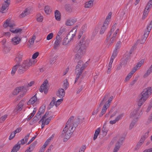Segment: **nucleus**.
<instances>
[{
    "label": "nucleus",
    "mask_w": 152,
    "mask_h": 152,
    "mask_svg": "<svg viewBox=\"0 0 152 152\" xmlns=\"http://www.w3.org/2000/svg\"><path fill=\"white\" fill-rule=\"evenodd\" d=\"M45 106H44V107H40L39 108V112H40L42 114L43 113L45 112Z\"/></svg>",
    "instance_id": "obj_58"
},
{
    "label": "nucleus",
    "mask_w": 152,
    "mask_h": 152,
    "mask_svg": "<svg viewBox=\"0 0 152 152\" xmlns=\"http://www.w3.org/2000/svg\"><path fill=\"white\" fill-rule=\"evenodd\" d=\"M100 128L97 129L95 131L93 137V140H96V139L97 138L99 134L100 133Z\"/></svg>",
    "instance_id": "obj_29"
},
{
    "label": "nucleus",
    "mask_w": 152,
    "mask_h": 152,
    "mask_svg": "<svg viewBox=\"0 0 152 152\" xmlns=\"http://www.w3.org/2000/svg\"><path fill=\"white\" fill-rule=\"evenodd\" d=\"M19 63H18L16 64L15 65L13 66L11 72V74L12 75H13L15 74L16 71L19 67Z\"/></svg>",
    "instance_id": "obj_25"
},
{
    "label": "nucleus",
    "mask_w": 152,
    "mask_h": 152,
    "mask_svg": "<svg viewBox=\"0 0 152 152\" xmlns=\"http://www.w3.org/2000/svg\"><path fill=\"white\" fill-rule=\"evenodd\" d=\"M143 60H141L139 62H138L137 65L135 66L137 68L139 69L142 66V64L144 63Z\"/></svg>",
    "instance_id": "obj_43"
},
{
    "label": "nucleus",
    "mask_w": 152,
    "mask_h": 152,
    "mask_svg": "<svg viewBox=\"0 0 152 152\" xmlns=\"http://www.w3.org/2000/svg\"><path fill=\"white\" fill-rule=\"evenodd\" d=\"M140 108V107H138L137 108L134 110L131 113L130 117V118H132L135 116L137 113Z\"/></svg>",
    "instance_id": "obj_26"
},
{
    "label": "nucleus",
    "mask_w": 152,
    "mask_h": 152,
    "mask_svg": "<svg viewBox=\"0 0 152 152\" xmlns=\"http://www.w3.org/2000/svg\"><path fill=\"white\" fill-rule=\"evenodd\" d=\"M137 119L136 118V121H132V122L131 123L130 126H129V129H131L134 127V125L136 123V121H137Z\"/></svg>",
    "instance_id": "obj_47"
},
{
    "label": "nucleus",
    "mask_w": 152,
    "mask_h": 152,
    "mask_svg": "<svg viewBox=\"0 0 152 152\" xmlns=\"http://www.w3.org/2000/svg\"><path fill=\"white\" fill-rule=\"evenodd\" d=\"M77 64L76 66L75 73L76 74V77L75 80V83L77 81L83 72V70L86 67V64H83V62L81 60H80L77 62Z\"/></svg>",
    "instance_id": "obj_3"
},
{
    "label": "nucleus",
    "mask_w": 152,
    "mask_h": 152,
    "mask_svg": "<svg viewBox=\"0 0 152 152\" xmlns=\"http://www.w3.org/2000/svg\"><path fill=\"white\" fill-rule=\"evenodd\" d=\"M37 143V142L36 141H34L30 145L28 149H29V150L31 152L34 148Z\"/></svg>",
    "instance_id": "obj_27"
},
{
    "label": "nucleus",
    "mask_w": 152,
    "mask_h": 152,
    "mask_svg": "<svg viewBox=\"0 0 152 152\" xmlns=\"http://www.w3.org/2000/svg\"><path fill=\"white\" fill-rule=\"evenodd\" d=\"M64 8L65 10L69 13L71 12L72 11V9L70 4H66L64 6Z\"/></svg>",
    "instance_id": "obj_19"
},
{
    "label": "nucleus",
    "mask_w": 152,
    "mask_h": 152,
    "mask_svg": "<svg viewBox=\"0 0 152 152\" xmlns=\"http://www.w3.org/2000/svg\"><path fill=\"white\" fill-rule=\"evenodd\" d=\"M121 44V42L120 41H119L117 43L114 50L117 51L118 49L120 48V45Z\"/></svg>",
    "instance_id": "obj_49"
},
{
    "label": "nucleus",
    "mask_w": 152,
    "mask_h": 152,
    "mask_svg": "<svg viewBox=\"0 0 152 152\" xmlns=\"http://www.w3.org/2000/svg\"><path fill=\"white\" fill-rule=\"evenodd\" d=\"M82 83L83 84L82 85L80 86L79 87L78 89V90L77 92V94H79L86 86V85L84 82H83Z\"/></svg>",
    "instance_id": "obj_33"
},
{
    "label": "nucleus",
    "mask_w": 152,
    "mask_h": 152,
    "mask_svg": "<svg viewBox=\"0 0 152 152\" xmlns=\"http://www.w3.org/2000/svg\"><path fill=\"white\" fill-rule=\"evenodd\" d=\"M147 138V135H144L141 137L140 139L139 140L140 142H141L142 143H143L145 139Z\"/></svg>",
    "instance_id": "obj_55"
},
{
    "label": "nucleus",
    "mask_w": 152,
    "mask_h": 152,
    "mask_svg": "<svg viewBox=\"0 0 152 152\" xmlns=\"http://www.w3.org/2000/svg\"><path fill=\"white\" fill-rule=\"evenodd\" d=\"M49 114V112L47 111L46 112L45 114L42 117V122L44 121L45 118Z\"/></svg>",
    "instance_id": "obj_59"
},
{
    "label": "nucleus",
    "mask_w": 152,
    "mask_h": 152,
    "mask_svg": "<svg viewBox=\"0 0 152 152\" xmlns=\"http://www.w3.org/2000/svg\"><path fill=\"white\" fill-rule=\"evenodd\" d=\"M106 123H105L103 126V128H102V131L104 133V134L105 135L107 132V129L106 127Z\"/></svg>",
    "instance_id": "obj_39"
},
{
    "label": "nucleus",
    "mask_w": 152,
    "mask_h": 152,
    "mask_svg": "<svg viewBox=\"0 0 152 152\" xmlns=\"http://www.w3.org/2000/svg\"><path fill=\"white\" fill-rule=\"evenodd\" d=\"M130 58V56L129 55H126L125 57L121 59L120 63L121 64L122 66H125Z\"/></svg>",
    "instance_id": "obj_8"
},
{
    "label": "nucleus",
    "mask_w": 152,
    "mask_h": 152,
    "mask_svg": "<svg viewBox=\"0 0 152 152\" xmlns=\"http://www.w3.org/2000/svg\"><path fill=\"white\" fill-rule=\"evenodd\" d=\"M28 10L26 9V10L23 12L22 13L20 14V17L22 16V18H23L28 15L29 12H28Z\"/></svg>",
    "instance_id": "obj_36"
},
{
    "label": "nucleus",
    "mask_w": 152,
    "mask_h": 152,
    "mask_svg": "<svg viewBox=\"0 0 152 152\" xmlns=\"http://www.w3.org/2000/svg\"><path fill=\"white\" fill-rule=\"evenodd\" d=\"M19 149L15 145L12 148L11 152H17Z\"/></svg>",
    "instance_id": "obj_57"
},
{
    "label": "nucleus",
    "mask_w": 152,
    "mask_h": 152,
    "mask_svg": "<svg viewBox=\"0 0 152 152\" xmlns=\"http://www.w3.org/2000/svg\"><path fill=\"white\" fill-rule=\"evenodd\" d=\"M108 26V24L105 23H104L99 31V34H103L106 30Z\"/></svg>",
    "instance_id": "obj_18"
},
{
    "label": "nucleus",
    "mask_w": 152,
    "mask_h": 152,
    "mask_svg": "<svg viewBox=\"0 0 152 152\" xmlns=\"http://www.w3.org/2000/svg\"><path fill=\"white\" fill-rule=\"evenodd\" d=\"M62 39L61 38L60 36L57 35L56 37V40L54 44V48L56 49L60 44L61 41Z\"/></svg>",
    "instance_id": "obj_14"
},
{
    "label": "nucleus",
    "mask_w": 152,
    "mask_h": 152,
    "mask_svg": "<svg viewBox=\"0 0 152 152\" xmlns=\"http://www.w3.org/2000/svg\"><path fill=\"white\" fill-rule=\"evenodd\" d=\"M99 25L97 26V27H96L95 29L94 30L93 32L92 33V35L94 37L97 34L98 32V28H99Z\"/></svg>",
    "instance_id": "obj_45"
},
{
    "label": "nucleus",
    "mask_w": 152,
    "mask_h": 152,
    "mask_svg": "<svg viewBox=\"0 0 152 152\" xmlns=\"http://www.w3.org/2000/svg\"><path fill=\"white\" fill-rule=\"evenodd\" d=\"M56 99L54 97L52 98V101L50 103L49 105L50 107H49L48 108V110H49L50 109L51 107H52L55 104V102H56Z\"/></svg>",
    "instance_id": "obj_28"
},
{
    "label": "nucleus",
    "mask_w": 152,
    "mask_h": 152,
    "mask_svg": "<svg viewBox=\"0 0 152 152\" xmlns=\"http://www.w3.org/2000/svg\"><path fill=\"white\" fill-rule=\"evenodd\" d=\"M113 98V96H111L108 99L107 102L104 105L99 115V116L101 117L106 112L107 108H108L110 105V103Z\"/></svg>",
    "instance_id": "obj_6"
},
{
    "label": "nucleus",
    "mask_w": 152,
    "mask_h": 152,
    "mask_svg": "<svg viewBox=\"0 0 152 152\" xmlns=\"http://www.w3.org/2000/svg\"><path fill=\"white\" fill-rule=\"evenodd\" d=\"M86 45V42L83 40L80 41L79 43L77 44L73 51L75 53H77L75 55V57L74 61L75 62H77L80 60L83 54V52L85 51Z\"/></svg>",
    "instance_id": "obj_1"
},
{
    "label": "nucleus",
    "mask_w": 152,
    "mask_h": 152,
    "mask_svg": "<svg viewBox=\"0 0 152 152\" xmlns=\"http://www.w3.org/2000/svg\"><path fill=\"white\" fill-rule=\"evenodd\" d=\"M80 118L78 116L77 118V121L76 122L74 121L73 123V126L75 128L77 126V124L80 122Z\"/></svg>",
    "instance_id": "obj_38"
},
{
    "label": "nucleus",
    "mask_w": 152,
    "mask_h": 152,
    "mask_svg": "<svg viewBox=\"0 0 152 152\" xmlns=\"http://www.w3.org/2000/svg\"><path fill=\"white\" fill-rule=\"evenodd\" d=\"M152 27V20L149 24L147 26L146 29L145 31L144 34L143 35L144 37L140 41L141 44H143L145 42L148 36L149 32L150 31Z\"/></svg>",
    "instance_id": "obj_5"
},
{
    "label": "nucleus",
    "mask_w": 152,
    "mask_h": 152,
    "mask_svg": "<svg viewBox=\"0 0 152 152\" xmlns=\"http://www.w3.org/2000/svg\"><path fill=\"white\" fill-rule=\"evenodd\" d=\"M51 141V139L50 138H49L45 142L44 144L43 145L42 147L44 148H45V147L48 145V143L50 142Z\"/></svg>",
    "instance_id": "obj_50"
},
{
    "label": "nucleus",
    "mask_w": 152,
    "mask_h": 152,
    "mask_svg": "<svg viewBox=\"0 0 152 152\" xmlns=\"http://www.w3.org/2000/svg\"><path fill=\"white\" fill-rule=\"evenodd\" d=\"M7 115H5L2 116L0 118V122L2 123L7 118Z\"/></svg>",
    "instance_id": "obj_51"
},
{
    "label": "nucleus",
    "mask_w": 152,
    "mask_h": 152,
    "mask_svg": "<svg viewBox=\"0 0 152 152\" xmlns=\"http://www.w3.org/2000/svg\"><path fill=\"white\" fill-rule=\"evenodd\" d=\"M48 84V81L46 79L43 82V83L42 84L41 86H44L45 87V89L44 90V93L45 94H47L48 90L49 89V87L47 85V84Z\"/></svg>",
    "instance_id": "obj_17"
},
{
    "label": "nucleus",
    "mask_w": 152,
    "mask_h": 152,
    "mask_svg": "<svg viewBox=\"0 0 152 152\" xmlns=\"http://www.w3.org/2000/svg\"><path fill=\"white\" fill-rule=\"evenodd\" d=\"M102 104H99V107H98L97 109L95 110L92 113V114L93 115H95L99 111L100 109V107L102 106Z\"/></svg>",
    "instance_id": "obj_41"
},
{
    "label": "nucleus",
    "mask_w": 152,
    "mask_h": 152,
    "mask_svg": "<svg viewBox=\"0 0 152 152\" xmlns=\"http://www.w3.org/2000/svg\"><path fill=\"white\" fill-rule=\"evenodd\" d=\"M142 144V143L141 142H140L139 141L136 145L135 147V150H136L140 148Z\"/></svg>",
    "instance_id": "obj_52"
},
{
    "label": "nucleus",
    "mask_w": 152,
    "mask_h": 152,
    "mask_svg": "<svg viewBox=\"0 0 152 152\" xmlns=\"http://www.w3.org/2000/svg\"><path fill=\"white\" fill-rule=\"evenodd\" d=\"M44 10L47 14H49L51 11L50 9V7L48 6H46L45 7Z\"/></svg>",
    "instance_id": "obj_32"
},
{
    "label": "nucleus",
    "mask_w": 152,
    "mask_h": 152,
    "mask_svg": "<svg viewBox=\"0 0 152 152\" xmlns=\"http://www.w3.org/2000/svg\"><path fill=\"white\" fill-rule=\"evenodd\" d=\"M64 82V88L65 90H66L67 89L68 87L69 86V83L67 79H65Z\"/></svg>",
    "instance_id": "obj_42"
},
{
    "label": "nucleus",
    "mask_w": 152,
    "mask_h": 152,
    "mask_svg": "<svg viewBox=\"0 0 152 152\" xmlns=\"http://www.w3.org/2000/svg\"><path fill=\"white\" fill-rule=\"evenodd\" d=\"M23 88L22 87H17L13 91V94L15 95H17L20 92L22 91Z\"/></svg>",
    "instance_id": "obj_24"
},
{
    "label": "nucleus",
    "mask_w": 152,
    "mask_h": 152,
    "mask_svg": "<svg viewBox=\"0 0 152 152\" xmlns=\"http://www.w3.org/2000/svg\"><path fill=\"white\" fill-rule=\"evenodd\" d=\"M32 64V61L30 60L24 61L21 64H19L17 71L18 73L19 74H23L28 69Z\"/></svg>",
    "instance_id": "obj_4"
},
{
    "label": "nucleus",
    "mask_w": 152,
    "mask_h": 152,
    "mask_svg": "<svg viewBox=\"0 0 152 152\" xmlns=\"http://www.w3.org/2000/svg\"><path fill=\"white\" fill-rule=\"evenodd\" d=\"M37 94H36L34 96L32 97L27 102L28 105L33 104L37 100V97L36 96Z\"/></svg>",
    "instance_id": "obj_15"
},
{
    "label": "nucleus",
    "mask_w": 152,
    "mask_h": 152,
    "mask_svg": "<svg viewBox=\"0 0 152 152\" xmlns=\"http://www.w3.org/2000/svg\"><path fill=\"white\" fill-rule=\"evenodd\" d=\"M23 107H20L19 105L18 104L16 106V108L14 110V111L15 112L18 113V112L20 111L23 109Z\"/></svg>",
    "instance_id": "obj_40"
},
{
    "label": "nucleus",
    "mask_w": 152,
    "mask_h": 152,
    "mask_svg": "<svg viewBox=\"0 0 152 152\" xmlns=\"http://www.w3.org/2000/svg\"><path fill=\"white\" fill-rule=\"evenodd\" d=\"M53 34L52 33H50L49 34L47 37V39L48 40H49L51 39L53 37Z\"/></svg>",
    "instance_id": "obj_56"
},
{
    "label": "nucleus",
    "mask_w": 152,
    "mask_h": 152,
    "mask_svg": "<svg viewBox=\"0 0 152 152\" xmlns=\"http://www.w3.org/2000/svg\"><path fill=\"white\" fill-rule=\"evenodd\" d=\"M15 24L10 22V20H7L5 22L3 25V26L5 28H7L8 26L11 27V28L15 26Z\"/></svg>",
    "instance_id": "obj_12"
},
{
    "label": "nucleus",
    "mask_w": 152,
    "mask_h": 152,
    "mask_svg": "<svg viewBox=\"0 0 152 152\" xmlns=\"http://www.w3.org/2000/svg\"><path fill=\"white\" fill-rule=\"evenodd\" d=\"M39 54V53L38 52H37L35 53L33 55L32 58L33 59H35L38 56Z\"/></svg>",
    "instance_id": "obj_61"
},
{
    "label": "nucleus",
    "mask_w": 152,
    "mask_h": 152,
    "mask_svg": "<svg viewBox=\"0 0 152 152\" xmlns=\"http://www.w3.org/2000/svg\"><path fill=\"white\" fill-rule=\"evenodd\" d=\"M66 29L63 27H61L57 35L60 36L62 33L65 32Z\"/></svg>",
    "instance_id": "obj_35"
},
{
    "label": "nucleus",
    "mask_w": 152,
    "mask_h": 152,
    "mask_svg": "<svg viewBox=\"0 0 152 152\" xmlns=\"http://www.w3.org/2000/svg\"><path fill=\"white\" fill-rule=\"evenodd\" d=\"M21 38L20 37L16 35V36L13 38L12 39V43L15 45H17L19 44L21 41Z\"/></svg>",
    "instance_id": "obj_10"
},
{
    "label": "nucleus",
    "mask_w": 152,
    "mask_h": 152,
    "mask_svg": "<svg viewBox=\"0 0 152 152\" xmlns=\"http://www.w3.org/2000/svg\"><path fill=\"white\" fill-rule=\"evenodd\" d=\"M152 93V87H148L143 90L137 98L138 107H140L147 99L149 98L150 95Z\"/></svg>",
    "instance_id": "obj_2"
},
{
    "label": "nucleus",
    "mask_w": 152,
    "mask_h": 152,
    "mask_svg": "<svg viewBox=\"0 0 152 152\" xmlns=\"http://www.w3.org/2000/svg\"><path fill=\"white\" fill-rule=\"evenodd\" d=\"M23 56V54L20 52H19L17 54L15 59V61L17 62V64L19 63V64H20V62L22 60Z\"/></svg>",
    "instance_id": "obj_11"
},
{
    "label": "nucleus",
    "mask_w": 152,
    "mask_h": 152,
    "mask_svg": "<svg viewBox=\"0 0 152 152\" xmlns=\"http://www.w3.org/2000/svg\"><path fill=\"white\" fill-rule=\"evenodd\" d=\"M15 136V134L13 133V132H12L11 133L10 135L9 138V140H11Z\"/></svg>",
    "instance_id": "obj_64"
},
{
    "label": "nucleus",
    "mask_w": 152,
    "mask_h": 152,
    "mask_svg": "<svg viewBox=\"0 0 152 152\" xmlns=\"http://www.w3.org/2000/svg\"><path fill=\"white\" fill-rule=\"evenodd\" d=\"M117 51L114 50L112 56L111 57V59L114 60L115 58L117 56Z\"/></svg>",
    "instance_id": "obj_44"
},
{
    "label": "nucleus",
    "mask_w": 152,
    "mask_h": 152,
    "mask_svg": "<svg viewBox=\"0 0 152 152\" xmlns=\"http://www.w3.org/2000/svg\"><path fill=\"white\" fill-rule=\"evenodd\" d=\"M40 14L38 15L37 17H38L37 18V20L38 22H41L43 20V16H40Z\"/></svg>",
    "instance_id": "obj_53"
},
{
    "label": "nucleus",
    "mask_w": 152,
    "mask_h": 152,
    "mask_svg": "<svg viewBox=\"0 0 152 152\" xmlns=\"http://www.w3.org/2000/svg\"><path fill=\"white\" fill-rule=\"evenodd\" d=\"M57 96L61 98H63L65 95L64 90L61 88H59L56 93Z\"/></svg>",
    "instance_id": "obj_13"
},
{
    "label": "nucleus",
    "mask_w": 152,
    "mask_h": 152,
    "mask_svg": "<svg viewBox=\"0 0 152 152\" xmlns=\"http://www.w3.org/2000/svg\"><path fill=\"white\" fill-rule=\"evenodd\" d=\"M12 29H14V28H12L10 29V31L12 33L16 34L18 32H19L20 34L22 33V29L21 28H18L17 29H15L14 30H12Z\"/></svg>",
    "instance_id": "obj_31"
},
{
    "label": "nucleus",
    "mask_w": 152,
    "mask_h": 152,
    "mask_svg": "<svg viewBox=\"0 0 152 152\" xmlns=\"http://www.w3.org/2000/svg\"><path fill=\"white\" fill-rule=\"evenodd\" d=\"M123 116V114H121L120 115H119L117 116L116 118H115V119L116 120V121H119V120L121 119L122 117Z\"/></svg>",
    "instance_id": "obj_63"
},
{
    "label": "nucleus",
    "mask_w": 152,
    "mask_h": 152,
    "mask_svg": "<svg viewBox=\"0 0 152 152\" xmlns=\"http://www.w3.org/2000/svg\"><path fill=\"white\" fill-rule=\"evenodd\" d=\"M125 138L124 137H121L119 140H118L116 143V145L115 147L113 152H117L119 149L120 146L122 144Z\"/></svg>",
    "instance_id": "obj_7"
},
{
    "label": "nucleus",
    "mask_w": 152,
    "mask_h": 152,
    "mask_svg": "<svg viewBox=\"0 0 152 152\" xmlns=\"http://www.w3.org/2000/svg\"><path fill=\"white\" fill-rule=\"evenodd\" d=\"M74 118V116H71L69 119L68 121L66 122V124L69 125L71 122L73 120Z\"/></svg>",
    "instance_id": "obj_54"
},
{
    "label": "nucleus",
    "mask_w": 152,
    "mask_h": 152,
    "mask_svg": "<svg viewBox=\"0 0 152 152\" xmlns=\"http://www.w3.org/2000/svg\"><path fill=\"white\" fill-rule=\"evenodd\" d=\"M75 34H73L72 31H70L66 37V38H68L69 40L70 41L72 39H73V38Z\"/></svg>",
    "instance_id": "obj_30"
},
{
    "label": "nucleus",
    "mask_w": 152,
    "mask_h": 152,
    "mask_svg": "<svg viewBox=\"0 0 152 152\" xmlns=\"http://www.w3.org/2000/svg\"><path fill=\"white\" fill-rule=\"evenodd\" d=\"M76 19L68 20L66 22V24L67 26H70L73 25L76 21Z\"/></svg>",
    "instance_id": "obj_21"
},
{
    "label": "nucleus",
    "mask_w": 152,
    "mask_h": 152,
    "mask_svg": "<svg viewBox=\"0 0 152 152\" xmlns=\"http://www.w3.org/2000/svg\"><path fill=\"white\" fill-rule=\"evenodd\" d=\"M132 75L130 74V73H129L128 74V75L126 76L125 79L124 81L125 82L129 80L130 78H131Z\"/></svg>",
    "instance_id": "obj_60"
},
{
    "label": "nucleus",
    "mask_w": 152,
    "mask_h": 152,
    "mask_svg": "<svg viewBox=\"0 0 152 152\" xmlns=\"http://www.w3.org/2000/svg\"><path fill=\"white\" fill-rule=\"evenodd\" d=\"M63 98H61L60 99H59L56 102L55 104L56 106L57 107L58 105H59L60 104L62 103L63 101Z\"/></svg>",
    "instance_id": "obj_48"
},
{
    "label": "nucleus",
    "mask_w": 152,
    "mask_h": 152,
    "mask_svg": "<svg viewBox=\"0 0 152 152\" xmlns=\"http://www.w3.org/2000/svg\"><path fill=\"white\" fill-rule=\"evenodd\" d=\"M72 133V132L70 130H69V131H68L67 133L66 132L64 136V142H66L70 138Z\"/></svg>",
    "instance_id": "obj_16"
},
{
    "label": "nucleus",
    "mask_w": 152,
    "mask_h": 152,
    "mask_svg": "<svg viewBox=\"0 0 152 152\" xmlns=\"http://www.w3.org/2000/svg\"><path fill=\"white\" fill-rule=\"evenodd\" d=\"M152 72V66L147 70L144 76H148Z\"/></svg>",
    "instance_id": "obj_37"
},
{
    "label": "nucleus",
    "mask_w": 152,
    "mask_h": 152,
    "mask_svg": "<svg viewBox=\"0 0 152 152\" xmlns=\"http://www.w3.org/2000/svg\"><path fill=\"white\" fill-rule=\"evenodd\" d=\"M70 42L69 40V39L68 38H66V37L64 39L62 44L64 45H66L67 44H68L69 42Z\"/></svg>",
    "instance_id": "obj_46"
},
{
    "label": "nucleus",
    "mask_w": 152,
    "mask_h": 152,
    "mask_svg": "<svg viewBox=\"0 0 152 152\" xmlns=\"http://www.w3.org/2000/svg\"><path fill=\"white\" fill-rule=\"evenodd\" d=\"M93 1L90 0L88 1H87L85 3V7L86 8H91L93 7Z\"/></svg>",
    "instance_id": "obj_22"
},
{
    "label": "nucleus",
    "mask_w": 152,
    "mask_h": 152,
    "mask_svg": "<svg viewBox=\"0 0 152 152\" xmlns=\"http://www.w3.org/2000/svg\"><path fill=\"white\" fill-rule=\"evenodd\" d=\"M10 4V1H8V0H4V2L2 4L0 12L2 13H3L4 12H3L5 10L6 8L8 7Z\"/></svg>",
    "instance_id": "obj_9"
},
{
    "label": "nucleus",
    "mask_w": 152,
    "mask_h": 152,
    "mask_svg": "<svg viewBox=\"0 0 152 152\" xmlns=\"http://www.w3.org/2000/svg\"><path fill=\"white\" fill-rule=\"evenodd\" d=\"M61 14L60 12L58 10H56L55 12V19L58 21H60L61 19Z\"/></svg>",
    "instance_id": "obj_20"
},
{
    "label": "nucleus",
    "mask_w": 152,
    "mask_h": 152,
    "mask_svg": "<svg viewBox=\"0 0 152 152\" xmlns=\"http://www.w3.org/2000/svg\"><path fill=\"white\" fill-rule=\"evenodd\" d=\"M110 93H106L104 96L103 100H102L101 103L100 104H102V105L103 104V102L104 101H106L108 99V98L110 96Z\"/></svg>",
    "instance_id": "obj_34"
},
{
    "label": "nucleus",
    "mask_w": 152,
    "mask_h": 152,
    "mask_svg": "<svg viewBox=\"0 0 152 152\" xmlns=\"http://www.w3.org/2000/svg\"><path fill=\"white\" fill-rule=\"evenodd\" d=\"M26 142L25 140L24 141V139H23L20 140L19 141L17 144H16L15 145L16 146L18 149H20V145H23Z\"/></svg>",
    "instance_id": "obj_23"
},
{
    "label": "nucleus",
    "mask_w": 152,
    "mask_h": 152,
    "mask_svg": "<svg viewBox=\"0 0 152 152\" xmlns=\"http://www.w3.org/2000/svg\"><path fill=\"white\" fill-rule=\"evenodd\" d=\"M137 69V68L135 66L132 68V70L130 72V74L133 75V74L136 71Z\"/></svg>",
    "instance_id": "obj_62"
}]
</instances>
